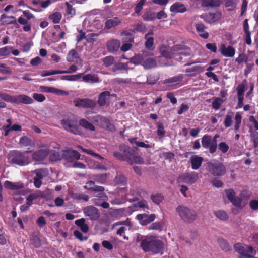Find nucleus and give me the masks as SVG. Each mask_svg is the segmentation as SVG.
<instances>
[{"label": "nucleus", "mask_w": 258, "mask_h": 258, "mask_svg": "<svg viewBox=\"0 0 258 258\" xmlns=\"http://www.w3.org/2000/svg\"><path fill=\"white\" fill-rule=\"evenodd\" d=\"M94 181H88L84 188L87 190L88 191L91 192H93L94 198L92 199V202L95 205L97 206H101L103 208L108 209L109 208V204L107 200L108 199V197L106 194L104 192L105 188L102 186H95Z\"/></svg>", "instance_id": "obj_1"}, {"label": "nucleus", "mask_w": 258, "mask_h": 258, "mask_svg": "<svg viewBox=\"0 0 258 258\" xmlns=\"http://www.w3.org/2000/svg\"><path fill=\"white\" fill-rule=\"evenodd\" d=\"M119 151H115L113 152L114 157L122 161H126L130 164L134 163L142 164L144 161L143 158L138 155H137L135 151L124 144H120L119 146Z\"/></svg>", "instance_id": "obj_2"}, {"label": "nucleus", "mask_w": 258, "mask_h": 258, "mask_svg": "<svg viewBox=\"0 0 258 258\" xmlns=\"http://www.w3.org/2000/svg\"><path fill=\"white\" fill-rule=\"evenodd\" d=\"M163 242L156 238L148 237L142 240L140 246L145 252H151L154 254L163 253Z\"/></svg>", "instance_id": "obj_3"}, {"label": "nucleus", "mask_w": 258, "mask_h": 258, "mask_svg": "<svg viewBox=\"0 0 258 258\" xmlns=\"http://www.w3.org/2000/svg\"><path fill=\"white\" fill-rule=\"evenodd\" d=\"M7 157L11 164L20 166H27L31 162L30 157L28 155L17 150L10 151Z\"/></svg>", "instance_id": "obj_4"}, {"label": "nucleus", "mask_w": 258, "mask_h": 258, "mask_svg": "<svg viewBox=\"0 0 258 258\" xmlns=\"http://www.w3.org/2000/svg\"><path fill=\"white\" fill-rule=\"evenodd\" d=\"M176 211L181 219L187 223H192L197 217L196 211L182 205H178Z\"/></svg>", "instance_id": "obj_5"}, {"label": "nucleus", "mask_w": 258, "mask_h": 258, "mask_svg": "<svg viewBox=\"0 0 258 258\" xmlns=\"http://www.w3.org/2000/svg\"><path fill=\"white\" fill-rule=\"evenodd\" d=\"M207 170L215 177H221L224 175L226 169L224 164L218 160H213L207 163Z\"/></svg>", "instance_id": "obj_6"}, {"label": "nucleus", "mask_w": 258, "mask_h": 258, "mask_svg": "<svg viewBox=\"0 0 258 258\" xmlns=\"http://www.w3.org/2000/svg\"><path fill=\"white\" fill-rule=\"evenodd\" d=\"M0 98L6 102L16 104H30L33 102L30 97L24 94L12 96L5 93H0Z\"/></svg>", "instance_id": "obj_7"}, {"label": "nucleus", "mask_w": 258, "mask_h": 258, "mask_svg": "<svg viewBox=\"0 0 258 258\" xmlns=\"http://www.w3.org/2000/svg\"><path fill=\"white\" fill-rule=\"evenodd\" d=\"M224 191L227 199L233 206L242 209L246 205V203L243 202L241 197L236 196L234 189L232 188L227 189H225Z\"/></svg>", "instance_id": "obj_8"}, {"label": "nucleus", "mask_w": 258, "mask_h": 258, "mask_svg": "<svg viewBox=\"0 0 258 258\" xmlns=\"http://www.w3.org/2000/svg\"><path fill=\"white\" fill-rule=\"evenodd\" d=\"M198 174L195 172L181 174L177 178V184L186 183L189 185L196 183L198 179Z\"/></svg>", "instance_id": "obj_9"}, {"label": "nucleus", "mask_w": 258, "mask_h": 258, "mask_svg": "<svg viewBox=\"0 0 258 258\" xmlns=\"http://www.w3.org/2000/svg\"><path fill=\"white\" fill-rule=\"evenodd\" d=\"M77 121L75 119L70 118L63 119L61 121V124L67 131L75 135H80L81 131L77 124Z\"/></svg>", "instance_id": "obj_10"}, {"label": "nucleus", "mask_w": 258, "mask_h": 258, "mask_svg": "<svg viewBox=\"0 0 258 258\" xmlns=\"http://www.w3.org/2000/svg\"><path fill=\"white\" fill-rule=\"evenodd\" d=\"M212 142V137L209 135L203 136L202 138L201 143L202 147L205 149L209 148V151L210 153H214L217 150V145L216 141Z\"/></svg>", "instance_id": "obj_11"}, {"label": "nucleus", "mask_w": 258, "mask_h": 258, "mask_svg": "<svg viewBox=\"0 0 258 258\" xmlns=\"http://www.w3.org/2000/svg\"><path fill=\"white\" fill-rule=\"evenodd\" d=\"M73 103L76 107L86 108H93L96 105L95 101L89 98H77L73 100Z\"/></svg>", "instance_id": "obj_12"}, {"label": "nucleus", "mask_w": 258, "mask_h": 258, "mask_svg": "<svg viewBox=\"0 0 258 258\" xmlns=\"http://www.w3.org/2000/svg\"><path fill=\"white\" fill-rule=\"evenodd\" d=\"M35 176L34 177V185L36 188H39L41 184V180L47 176L48 171L46 169H38L34 171Z\"/></svg>", "instance_id": "obj_13"}, {"label": "nucleus", "mask_w": 258, "mask_h": 258, "mask_svg": "<svg viewBox=\"0 0 258 258\" xmlns=\"http://www.w3.org/2000/svg\"><path fill=\"white\" fill-rule=\"evenodd\" d=\"M83 212L86 216L89 217L91 220H96L100 217L99 210L93 206H87L83 209Z\"/></svg>", "instance_id": "obj_14"}, {"label": "nucleus", "mask_w": 258, "mask_h": 258, "mask_svg": "<svg viewBox=\"0 0 258 258\" xmlns=\"http://www.w3.org/2000/svg\"><path fill=\"white\" fill-rule=\"evenodd\" d=\"M62 159L65 160L67 162H73L75 160H78L80 158V154L75 150H67L64 151L62 154Z\"/></svg>", "instance_id": "obj_15"}, {"label": "nucleus", "mask_w": 258, "mask_h": 258, "mask_svg": "<svg viewBox=\"0 0 258 258\" xmlns=\"http://www.w3.org/2000/svg\"><path fill=\"white\" fill-rule=\"evenodd\" d=\"M136 218L139 221V222L141 225H147L153 222L155 220L156 216L154 214H151L150 215L140 214L137 215Z\"/></svg>", "instance_id": "obj_16"}, {"label": "nucleus", "mask_w": 258, "mask_h": 258, "mask_svg": "<svg viewBox=\"0 0 258 258\" xmlns=\"http://www.w3.org/2000/svg\"><path fill=\"white\" fill-rule=\"evenodd\" d=\"M49 154L48 149H39L34 152L32 155V158L34 161L39 162L44 160Z\"/></svg>", "instance_id": "obj_17"}, {"label": "nucleus", "mask_w": 258, "mask_h": 258, "mask_svg": "<svg viewBox=\"0 0 258 258\" xmlns=\"http://www.w3.org/2000/svg\"><path fill=\"white\" fill-rule=\"evenodd\" d=\"M219 51L222 55L227 57H233L235 53V50L232 46L226 47L223 43L220 45Z\"/></svg>", "instance_id": "obj_18"}, {"label": "nucleus", "mask_w": 258, "mask_h": 258, "mask_svg": "<svg viewBox=\"0 0 258 258\" xmlns=\"http://www.w3.org/2000/svg\"><path fill=\"white\" fill-rule=\"evenodd\" d=\"M234 247L235 250L239 253L240 255H242L247 252H252L253 251V248L252 246L243 245L240 243H236Z\"/></svg>", "instance_id": "obj_19"}, {"label": "nucleus", "mask_w": 258, "mask_h": 258, "mask_svg": "<svg viewBox=\"0 0 258 258\" xmlns=\"http://www.w3.org/2000/svg\"><path fill=\"white\" fill-rule=\"evenodd\" d=\"M159 52L163 57L167 59H170L174 56L172 47L168 45H162L159 47Z\"/></svg>", "instance_id": "obj_20"}, {"label": "nucleus", "mask_w": 258, "mask_h": 258, "mask_svg": "<svg viewBox=\"0 0 258 258\" xmlns=\"http://www.w3.org/2000/svg\"><path fill=\"white\" fill-rule=\"evenodd\" d=\"M172 49L174 55L175 54L176 55H177L179 52L182 51V50L185 51V53H184V54H185V55H190V54H191L190 48L189 47H188L186 45L183 44L174 45L173 46H172Z\"/></svg>", "instance_id": "obj_21"}, {"label": "nucleus", "mask_w": 258, "mask_h": 258, "mask_svg": "<svg viewBox=\"0 0 258 258\" xmlns=\"http://www.w3.org/2000/svg\"><path fill=\"white\" fill-rule=\"evenodd\" d=\"M108 177L107 174L102 173V174H93L91 176V178L92 180H91L90 181H94V185L92 186L93 187H94L95 186H96L95 185V182H97V183L99 184H105L106 182L107 179Z\"/></svg>", "instance_id": "obj_22"}, {"label": "nucleus", "mask_w": 258, "mask_h": 258, "mask_svg": "<svg viewBox=\"0 0 258 258\" xmlns=\"http://www.w3.org/2000/svg\"><path fill=\"white\" fill-rule=\"evenodd\" d=\"M4 186L8 189L16 190L23 189L25 185L24 184L21 182H12L10 181L6 180L4 182Z\"/></svg>", "instance_id": "obj_23"}, {"label": "nucleus", "mask_w": 258, "mask_h": 258, "mask_svg": "<svg viewBox=\"0 0 258 258\" xmlns=\"http://www.w3.org/2000/svg\"><path fill=\"white\" fill-rule=\"evenodd\" d=\"M195 28L197 32L199 35L203 39H207L209 34L208 32L206 31L207 27L202 23H198L195 24Z\"/></svg>", "instance_id": "obj_24"}, {"label": "nucleus", "mask_w": 258, "mask_h": 258, "mask_svg": "<svg viewBox=\"0 0 258 258\" xmlns=\"http://www.w3.org/2000/svg\"><path fill=\"white\" fill-rule=\"evenodd\" d=\"M190 161L192 169L197 170L201 166L203 158L197 155H193L190 157Z\"/></svg>", "instance_id": "obj_25"}, {"label": "nucleus", "mask_w": 258, "mask_h": 258, "mask_svg": "<svg viewBox=\"0 0 258 258\" xmlns=\"http://www.w3.org/2000/svg\"><path fill=\"white\" fill-rule=\"evenodd\" d=\"M82 80L86 83H100L101 80L95 74H88L82 77Z\"/></svg>", "instance_id": "obj_26"}, {"label": "nucleus", "mask_w": 258, "mask_h": 258, "mask_svg": "<svg viewBox=\"0 0 258 258\" xmlns=\"http://www.w3.org/2000/svg\"><path fill=\"white\" fill-rule=\"evenodd\" d=\"M121 23V20L117 17L113 19H107L104 24L105 28L110 29L113 27H115Z\"/></svg>", "instance_id": "obj_27"}, {"label": "nucleus", "mask_w": 258, "mask_h": 258, "mask_svg": "<svg viewBox=\"0 0 258 258\" xmlns=\"http://www.w3.org/2000/svg\"><path fill=\"white\" fill-rule=\"evenodd\" d=\"M170 11L175 13H184L187 11L184 5L179 2H176L171 6Z\"/></svg>", "instance_id": "obj_28"}, {"label": "nucleus", "mask_w": 258, "mask_h": 258, "mask_svg": "<svg viewBox=\"0 0 258 258\" xmlns=\"http://www.w3.org/2000/svg\"><path fill=\"white\" fill-rule=\"evenodd\" d=\"M120 46V42L116 39H113L107 43V50L111 52L117 51Z\"/></svg>", "instance_id": "obj_29"}, {"label": "nucleus", "mask_w": 258, "mask_h": 258, "mask_svg": "<svg viewBox=\"0 0 258 258\" xmlns=\"http://www.w3.org/2000/svg\"><path fill=\"white\" fill-rule=\"evenodd\" d=\"M110 93L109 91H104L101 92L97 100V103L100 106H103L106 104V101L109 99L110 96Z\"/></svg>", "instance_id": "obj_30"}, {"label": "nucleus", "mask_w": 258, "mask_h": 258, "mask_svg": "<svg viewBox=\"0 0 258 258\" xmlns=\"http://www.w3.org/2000/svg\"><path fill=\"white\" fill-rule=\"evenodd\" d=\"M221 14L220 12L209 13L206 15V20L209 23H212L218 21L221 18Z\"/></svg>", "instance_id": "obj_31"}, {"label": "nucleus", "mask_w": 258, "mask_h": 258, "mask_svg": "<svg viewBox=\"0 0 258 258\" xmlns=\"http://www.w3.org/2000/svg\"><path fill=\"white\" fill-rule=\"evenodd\" d=\"M85 219L84 218H81L76 220L75 221V224L80 228L81 230L85 233H86L89 231V226L87 224L85 223Z\"/></svg>", "instance_id": "obj_32"}, {"label": "nucleus", "mask_w": 258, "mask_h": 258, "mask_svg": "<svg viewBox=\"0 0 258 258\" xmlns=\"http://www.w3.org/2000/svg\"><path fill=\"white\" fill-rule=\"evenodd\" d=\"M115 185L123 188L127 184V180L125 176L122 175H117L114 179Z\"/></svg>", "instance_id": "obj_33"}, {"label": "nucleus", "mask_w": 258, "mask_h": 258, "mask_svg": "<svg viewBox=\"0 0 258 258\" xmlns=\"http://www.w3.org/2000/svg\"><path fill=\"white\" fill-rule=\"evenodd\" d=\"M157 65V63L156 59L153 58L146 59L142 63V66L145 69H151L155 68Z\"/></svg>", "instance_id": "obj_34"}, {"label": "nucleus", "mask_w": 258, "mask_h": 258, "mask_svg": "<svg viewBox=\"0 0 258 258\" xmlns=\"http://www.w3.org/2000/svg\"><path fill=\"white\" fill-rule=\"evenodd\" d=\"M221 4L220 0H202L203 7H218Z\"/></svg>", "instance_id": "obj_35"}, {"label": "nucleus", "mask_w": 258, "mask_h": 258, "mask_svg": "<svg viewBox=\"0 0 258 258\" xmlns=\"http://www.w3.org/2000/svg\"><path fill=\"white\" fill-rule=\"evenodd\" d=\"M79 124L81 126L86 130H88L91 131H94L95 130V126L85 119H81L79 121Z\"/></svg>", "instance_id": "obj_36"}, {"label": "nucleus", "mask_w": 258, "mask_h": 258, "mask_svg": "<svg viewBox=\"0 0 258 258\" xmlns=\"http://www.w3.org/2000/svg\"><path fill=\"white\" fill-rule=\"evenodd\" d=\"M218 242L221 248L224 251L228 252L232 250V247L224 239L219 238L218 239Z\"/></svg>", "instance_id": "obj_37"}, {"label": "nucleus", "mask_w": 258, "mask_h": 258, "mask_svg": "<svg viewBox=\"0 0 258 258\" xmlns=\"http://www.w3.org/2000/svg\"><path fill=\"white\" fill-rule=\"evenodd\" d=\"M62 158V155L55 150H51L49 152V160L52 162H56Z\"/></svg>", "instance_id": "obj_38"}, {"label": "nucleus", "mask_w": 258, "mask_h": 258, "mask_svg": "<svg viewBox=\"0 0 258 258\" xmlns=\"http://www.w3.org/2000/svg\"><path fill=\"white\" fill-rule=\"evenodd\" d=\"M79 54L74 49H72L69 51L67 54V59L69 62H74L78 58H79Z\"/></svg>", "instance_id": "obj_39"}, {"label": "nucleus", "mask_w": 258, "mask_h": 258, "mask_svg": "<svg viewBox=\"0 0 258 258\" xmlns=\"http://www.w3.org/2000/svg\"><path fill=\"white\" fill-rule=\"evenodd\" d=\"M143 56L142 54H138L131 58L130 59V62L135 65H139L143 62Z\"/></svg>", "instance_id": "obj_40"}, {"label": "nucleus", "mask_w": 258, "mask_h": 258, "mask_svg": "<svg viewBox=\"0 0 258 258\" xmlns=\"http://www.w3.org/2000/svg\"><path fill=\"white\" fill-rule=\"evenodd\" d=\"M152 35H153L152 32H149L145 35V38L146 39L145 46L147 49H150L154 44V38L153 37H149Z\"/></svg>", "instance_id": "obj_41"}, {"label": "nucleus", "mask_w": 258, "mask_h": 258, "mask_svg": "<svg viewBox=\"0 0 258 258\" xmlns=\"http://www.w3.org/2000/svg\"><path fill=\"white\" fill-rule=\"evenodd\" d=\"M82 74L79 73L76 75L62 76L60 79L62 80L74 81L79 80L82 78Z\"/></svg>", "instance_id": "obj_42"}, {"label": "nucleus", "mask_w": 258, "mask_h": 258, "mask_svg": "<svg viewBox=\"0 0 258 258\" xmlns=\"http://www.w3.org/2000/svg\"><path fill=\"white\" fill-rule=\"evenodd\" d=\"M183 78L182 75H179L166 79L164 82L165 84L178 83L181 82Z\"/></svg>", "instance_id": "obj_43"}, {"label": "nucleus", "mask_w": 258, "mask_h": 258, "mask_svg": "<svg viewBox=\"0 0 258 258\" xmlns=\"http://www.w3.org/2000/svg\"><path fill=\"white\" fill-rule=\"evenodd\" d=\"M49 19L52 21L54 24H58L60 22L62 18L61 13L56 12L49 16Z\"/></svg>", "instance_id": "obj_44"}, {"label": "nucleus", "mask_w": 258, "mask_h": 258, "mask_svg": "<svg viewBox=\"0 0 258 258\" xmlns=\"http://www.w3.org/2000/svg\"><path fill=\"white\" fill-rule=\"evenodd\" d=\"M19 144L21 147H27L31 146V140L29 138L23 136L20 139Z\"/></svg>", "instance_id": "obj_45"}, {"label": "nucleus", "mask_w": 258, "mask_h": 258, "mask_svg": "<svg viewBox=\"0 0 258 258\" xmlns=\"http://www.w3.org/2000/svg\"><path fill=\"white\" fill-rule=\"evenodd\" d=\"M215 216L221 220H226L228 218L227 214L224 211L219 210L214 212Z\"/></svg>", "instance_id": "obj_46"}, {"label": "nucleus", "mask_w": 258, "mask_h": 258, "mask_svg": "<svg viewBox=\"0 0 258 258\" xmlns=\"http://www.w3.org/2000/svg\"><path fill=\"white\" fill-rule=\"evenodd\" d=\"M134 32L137 31L139 32L144 33L146 30V26L143 24V22H139L136 24L133 25Z\"/></svg>", "instance_id": "obj_47"}, {"label": "nucleus", "mask_w": 258, "mask_h": 258, "mask_svg": "<svg viewBox=\"0 0 258 258\" xmlns=\"http://www.w3.org/2000/svg\"><path fill=\"white\" fill-rule=\"evenodd\" d=\"M159 79V77L157 75L154 74L149 75L147 77V83L150 85H154L156 83Z\"/></svg>", "instance_id": "obj_48"}, {"label": "nucleus", "mask_w": 258, "mask_h": 258, "mask_svg": "<svg viewBox=\"0 0 258 258\" xmlns=\"http://www.w3.org/2000/svg\"><path fill=\"white\" fill-rule=\"evenodd\" d=\"M102 62L105 67H108L114 64V58L112 56H108L102 59Z\"/></svg>", "instance_id": "obj_49"}, {"label": "nucleus", "mask_w": 258, "mask_h": 258, "mask_svg": "<svg viewBox=\"0 0 258 258\" xmlns=\"http://www.w3.org/2000/svg\"><path fill=\"white\" fill-rule=\"evenodd\" d=\"M143 18L144 20L146 21H154L156 19L155 13L151 12H147L143 15Z\"/></svg>", "instance_id": "obj_50"}, {"label": "nucleus", "mask_w": 258, "mask_h": 258, "mask_svg": "<svg viewBox=\"0 0 258 258\" xmlns=\"http://www.w3.org/2000/svg\"><path fill=\"white\" fill-rule=\"evenodd\" d=\"M72 198L78 200H83L85 202L88 201L90 199V197L88 195L84 194H74L72 196Z\"/></svg>", "instance_id": "obj_51"}, {"label": "nucleus", "mask_w": 258, "mask_h": 258, "mask_svg": "<svg viewBox=\"0 0 258 258\" xmlns=\"http://www.w3.org/2000/svg\"><path fill=\"white\" fill-rule=\"evenodd\" d=\"M223 102V100L222 98L219 97L216 98L212 103V106L216 110L219 109Z\"/></svg>", "instance_id": "obj_52"}, {"label": "nucleus", "mask_w": 258, "mask_h": 258, "mask_svg": "<svg viewBox=\"0 0 258 258\" xmlns=\"http://www.w3.org/2000/svg\"><path fill=\"white\" fill-rule=\"evenodd\" d=\"M157 134L158 136L160 137H163L166 131L164 129V125L162 123L158 122L157 123Z\"/></svg>", "instance_id": "obj_53"}, {"label": "nucleus", "mask_w": 258, "mask_h": 258, "mask_svg": "<svg viewBox=\"0 0 258 258\" xmlns=\"http://www.w3.org/2000/svg\"><path fill=\"white\" fill-rule=\"evenodd\" d=\"M12 47L10 46H7L0 48V56H5L9 55L11 53Z\"/></svg>", "instance_id": "obj_54"}, {"label": "nucleus", "mask_w": 258, "mask_h": 258, "mask_svg": "<svg viewBox=\"0 0 258 258\" xmlns=\"http://www.w3.org/2000/svg\"><path fill=\"white\" fill-rule=\"evenodd\" d=\"M151 199L154 203L159 205L163 200V196L161 194L152 195L151 196Z\"/></svg>", "instance_id": "obj_55"}, {"label": "nucleus", "mask_w": 258, "mask_h": 258, "mask_svg": "<svg viewBox=\"0 0 258 258\" xmlns=\"http://www.w3.org/2000/svg\"><path fill=\"white\" fill-rule=\"evenodd\" d=\"M93 121L95 123L98 122L99 121L104 122L106 126L110 123L109 119L106 118V117H102L100 115H97L93 117Z\"/></svg>", "instance_id": "obj_56"}, {"label": "nucleus", "mask_w": 258, "mask_h": 258, "mask_svg": "<svg viewBox=\"0 0 258 258\" xmlns=\"http://www.w3.org/2000/svg\"><path fill=\"white\" fill-rule=\"evenodd\" d=\"M65 5L67 7L66 13L68 15L73 16L76 14V10L73 6L70 4L68 2L65 3Z\"/></svg>", "instance_id": "obj_57"}, {"label": "nucleus", "mask_w": 258, "mask_h": 258, "mask_svg": "<svg viewBox=\"0 0 258 258\" xmlns=\"http://www.w3.org/2000/svg\"><path fill=\"white\" fill-rule=\"evenodd\" d=\"M61 73H63V72H61L60 70L45 71L41 73V76L42 77H45L56 74H61Z\"/></svg>", "instance_id": "obj_58"}, {"label": "nucleus", "mask_w": 258, "mask_h": 258, "mask_svg": "<svg viewBox=\"0 0 258 258\" xmlns=\"http://www.w3.org/2000/svg\"><path fill=\"white\" fill-rule=\"evenodd\" d=\"M37 198H47L48 197V196L50 194V190L49 189H46L44 191L37 190L35 192Z\"/></svg>", "instance_id": "obj_59"}, {"label": "nucleus", "mask_w": 258, "mask_h": 258, "mask_svg": "<svg viewBox=\"0 0 258 258\" xmlns=\"http://www.w3.org/2000/svg\"><path fill=\"white\" fill-rule=\"evenodd\" d=\"M241 118L242 117L241 115L237 113L235 117V123L234 124V128L236 131H238L240 128V125L241 123Z\"/></svg>", "instance_id": "obj_60"}, {"label": "nucleus", "mask_w": 258, "mask_h": 258, "mask_svg": "<svg viewBox=\"0 0 258 258\" xmlns=\"http://www.w3.org/2000/svg\"><path fill=\"white\" fill-rule=\"evenodd\" d=\"M218 149L222 153H225L228 151L229 147L225 142H222L218 144Z\"/></svg>", "instance_id": "obj_61"}, {"label": "nucleus", "mask_w": 258, "mask_h": 258, "mask_svg": "<svg viewBox=\"0 0 258 258\" xmlns=\"http://www.w3.org/2000/svg\"><path fill=\"white\" fill-rule=\"evenodd\" d=\"M73 234L75 237L78 239L80 241H86L88 239V237H84L82 233L78 230H75L73 232Z\"/></svg>", "instance_id": "obj_62"}, {"label": "nucleus", "mask_w": 258, "mask_h": 258, "mask_svg": "<svg viewBox=\"0 0 258 258\" xmlns=\"http://www.w3.org/2000/svg\"><path fill=\"white\" fill-rule=\"evenodd\" d=\"M31 243L34 245L35 247L39 248L41 246V242L39 237L36 236H34L31 239Z\"/></svg>", "instance_id": "obj_63"}, {"label": "nucleus", "mask_w": 258, "mask_h": 258, "mask_svg": "<svg viewBox=\"0 0 258 258\" xmlns=\"http://www.w3.org/2000/svg\"><path fill=\"white\" fill-rule=\"evenodd\" d=\"M149 230H155L161 231L162 225L160 222H155L152 223L149 227Z\"/></svg>", "instance_id": "obj_64"}]
</instances>
